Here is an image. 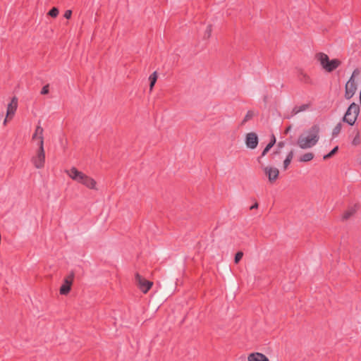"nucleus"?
I'll return each instance as SVG.
<instances>
[{"mask_svg": "<svg viewBox=\"0 0 361 361\" xmlns=\"http://www.w3.org/2000/svg\"><path fill=\"white\" fill-rule=\"evenodd\" d=\"M243 256V253L242 252H238L235 256V259H234L235 263L238 264L240 262V260L242 259Z\"/></svg>", "mask_w": 361, "mask_h": 361, "instance_id": "obj_25", "label": "nucleus"}, {"mask_svg": "<svg viewBox=\"0 0 361 361\" xmlns=\"http://www.w3.org/2000/svg\"><path fill=\"white\" fill-rule=\"evenodd\" d=\"M277 147L279 148V149H282L283 147H284V143L282 142H280L278 143L277 145Z\"/></svg>", "mask_w": 361, "mask_h": 361, "instance_id": "obj_30", "label": "nucleus"}, {"mask_svg": "<svg viewBox=\"0 0 361 361\" xmlns=\"http://www.w3.org/2000/svg\"><path fill=\"white\" fill-rule=\"evenodd\" d=\"M311 106H312L311 102H307L305 104L296 105L295 106L293 107V109L292 110V114L293 115H296L301 112L308 111L311 108Z\"/></svg>", "mask_w": 361, "mask_h": 361, "instance_id": "obj_13", "label": "nucleus"}, {"mask_svg": "<svg viewBox=\"0 0 361 361\" xmlns=\"http://www.w3.org/2000/svg\"><path fill=\"white\" fill-rule=\"evenodd\" d=\"M361 75V69L360 68H355L353 73H352V75L350 78L349 80H352L353 81H355V78L359 77L360 75Z\"/></svg>", "mask_w": 361, "mask_h": 361, "instance_id": "obj_21", "label": "nucleus"}, {"mask_svg": "<svg viewBox=\"0 0 361 361\" xmlns=\"http://www.w3.org/2000/svg\"><path fill=\"white\" fill-rule=\"evenodd\" d=\"M135 281L137 286L144 293H147L153 285L152 281H147L139 274H135Z\"/></svg>", "mask_w": 361, "mask_h": 361, "instance_id": "obj_6", "label": "nucleus"}, {"mask_svg": "<svg viewBox=\"0 0 361 361\" xmlns=\"http://www.w3.org/2000/svg\"><path fill=\"white\" fill-rule=\"evenodd\" d=\"M357 210V207L356 205L348 208L343 214V218L344 219H348L350 216H352Z\"/></svg>", "mask_w": 361, "mask_h": 361, "instance_id": "obj_16", "label": "nucleus"}, {"mask_svg": "<svg viewBox=\"0 0 361 361\" xmlns=\"http://www.w3.org/2000/svg\"><path fill=\"white\" fill-rule=\"evenodd\" d=\"M338 146L335 147L329 154L324 155L323 159L324 160L330 159L338 152Z\"/></svg>", "mask_w": 361, "mask_h": 361, "instance_id": "obj_22", "label": "nucleus"}, {"mask_svg": "<svg viewBox=\"0 0 361 361\" xmlns=\"http://www.w3.org/2000/svg\"><path fill=\"white\" fill-rule=\"evenodd\" d=\"M157 78H158V74H157V71H154L153 73H152L149 75V80L150 82V84H149V90L150 91H152L154 86L157 82Z\"/></svg>", "mask_w": 361, "mask_h": 361, "instance_id": "obj_17", "label": "nucleus"}, {"mask_svg": "<svg viewBox=\"0 0 361 361\" xmlns=\"http://www.w3.org/2000/svg\"><path fill=\"white\" fill-rule=\"evenodd\" d=\"M258 207L257 203L255 204L253 206L251 207V209L257 208Z\"/></svg>", "mask_w": 361, "mask_h": 361, "instance_id": "obj_32", "label": "nucleus"}, {"mask_svg": "<svg viewBox=\"0 0 361 361\" xmlns=\"http://www.w3.org/2000/svg\"><path fill=\"white\" fill-rule=\"evenodd\" d=\"M12 118H8V117H7V115H6V118H5V119H4V122H3L4 126H6V125H7L8 121H9L10 120H11Z\"/></svg>", "mask_w": 361, "mask_h": 361, "instance_id": "obj_29", "label": "nucleus"}, {"mask_svg": "<svg viewBox=\"0 0 361 361\" xmlns=\"http://www.w3.org/2000/svg\"><path fill=\"white\" fill-rule=\"evenodd\" d=\"M357 83L356 81L348 80L345 85V94L344 97L346 99H351L357 91Z\"/></svg>", "mask_w": 361, "mask_h": 361, "instance_id": "obj_10", "label": "nucleus"}, {"mask_svg": "<svg viewBox=\"0 0 361 361\" xmlns=\"http://www.w3.org/2000/svg\"><path fill=\"white\" fill-rule=\"evenodd\" d=\"M73 281V274H70L65 278L63 285L60 288L61 295H67L71 289Z\"/></svg>", "mask_w": 361, "mask_h": 361, "instance_id": "obj_11", "label": "nucleus"}, {"mask_svg": "<svg viewBox=\"0 0 361 361\" xmlns=\"http://www.w3.org/2000/svg\"><path fill=\"white\" fill-rule=\"evenodd\" d=\"M276 143V138L274 137L271 141L266 146V147L264 149L262 157H264L267 154V153L271 149V148Z\"/></svg>", "mask_w": 361, "mask_h": 361, "instance_id": "obj_19", "label": "nucleus"}, {"mask_svg": "<svg viewBox=\"0 0 361 361\" xmlns=\"http://www.w3.org/2000/svg\"><path fill=\"white\" fill-rule=\"evenodd\" d=\"M317 60L319 62L322 68L326 72L331 73L339 67L341 61L339 59H330L327 54L320 52L316 55Z\"/></svg>", "mask_w": 361, "mask_h": 361, "instance_id": "obj_3", "label": "nucleus"}, {"mask_svg": "<svg viewBox=\"0 0 361 361\" xmlns=\"http://www.w3.org/2000/svg\"><path fill=\"white\" fill-rule=\"evenodd\" d=\"M255 114L252 111H248L247 112V114H245V117L243 118L242 122H241V125L243 126L245 125L247 121H249L250 120H251L253 116H254Z\"/></svg>", "mask_w": 361, "mask_h": 361, "instance_id": "obj_20", "label": "nucleus"}, {"mask_svg": "<svg viewBox=\"0 0 361 361\" xmlns=\"http://www.w3.org/2000/svg\"><path fill=\"white\" fill-rule=\"evenodd\" d=\"M320 127L314 125L302 133L297 140V145L302 149H307L315 146L320 138Z\"/></svg>", "mask_w": 361, "mask_h": 361, "instance_id": "obj_2", "label": "nucleus"}, {"mask_svg": "<svg viewBox=\"0 0 361 361\" xmlns=\"http://www.w3.org/2000/svg\"><path fill=\"white\" fill-rule=\"evenodd\" d=\"M49 93V85H45L43 87L42 91H41V94H47Z\"/></svg>", "mask_w": 361, "mask_h": 361, "instance_id": "obj_27", "label": "nucleus"}, {"mask_svg": "<svg viewBox=\"0 0 361 361\" xmlns=\"http://www.w3.org/2000/svg\"><path fill=\"white\" fill-rule=\"evenodd\" d=\"M293 152L290 151L288 153V154L287 155L286 159L283 161V169L285 170L288 167L289 164H290V162L293 159Z\"/></svg>", "mask_w": 361, "mask_h": 361, "instance_id": "obj_18", "label": "nucleus"}, {"mask_svg": "<svg viewBox=\"0 0 361 361\" xmlns=\"http://www.w3.org/2000/svg\"><path fill=\"white\" fill-rule=\"evenodd\" d=\"M341 130V124H338V125L334 128V130H333V135H338V134L340 133Z\"/></svg>", "mask_w": 361, "mask_h": 361, "instance_id": "obj_26", "label": "nucleus"}, {"mask_svg": "<svg viewBox=\"0 0 361 361\" xmlns=\"http://www.w3.org/2000/svg\"><path fill=\"white\" fill-rule=\"evenodd\" d=\"M18 99L13 97L10 103L7 105L6 115L8 118H13L18 108Z\"/></svg>", "mask_w": 361, "mask_h": 361, "instance_id": "obj_12", "label": "nucleus"}, {"mask_svg": "<svg viewBox=\"0 0 361 361\" xmlns=\"http://www.w3.org/2000/svg\"><path fill=\"white\" fill-rule=\"evenodd\" d=\"M359 112V105L355 102L351 103L343 116V121L353 126L357 120Z\"/></svg>", "mask_w": 361, "mask_h": 361, "instance_id": "obj_4", "label": "nucleus"}, {"mask_svg": "<svg viewBox=\"0 0 361 361\" xmlns=\"http://www.w3.org/2000/svg\"><path fill=\"white\" fill-rule=\"evenodd\" d=\"M259 142V138L257 133L254 132L248 133L245 136V144L248 149H255Z\"/></svg>", "mask_w": 361, "mask_h": 361, "instance_id": "obj_8", "label": "nucleus"}, {"mask_svg": "<svg viewBox=\"0 0 361 361\" xmlns=\"http://www.w3.org/2000/svg\"><path fill=\"white\" fill-rule=\"evenodd\" d=\"M32 139L38 146V148L44 147V129L39 124L36 126Z\"/></svg>", "mask_w": 361, "mask_h": 361, "instance_id": "obj_7", "label": "nucleus"}, {"mask_svg": "<svg viewBox=\"0 0 361 361\" xmlns=\"http://www.w3.org/2000/svg\"><path fill=\"white\" fill-rule=\"evenodd\" d=\"M72 15V11L71 10H67L64 13V17L67 19L71 18Z\"/></svg>", "mask_w": 361, "mask_h": 361, "instance_id": "obj_28", "label": "nucleus"}, {"mask_svg": "<svg viewBox=\"0 0 361 361\" xmlns=\"http://www.w3.org/2000/svg\"><path fill=\"white\" fill-rule=\"evenodd\" d=\"M290 130H291V126H288L285 130V133L287 134L288 132L290 131Z\"/></svg>", "mask_w": 361, "mask_h": 361, "instance_id": "obj_31", "label": "nucleus"}, {"mask_svg": "<svg viewBox=\"0 0 361 361\" xmlns=\"http://www.w3.org/2000/svg\"><path fill=\"white\" fill-rule=\"evenodd\" d=\"M32 162L37 169H42L45 163V152L44 147L38 148L36 155L32 158Z\"/></svg>", "mask_w": 361, "mask_h": 361, "instance_id": "obj_9", "label": "nucleus"}, {"mask_svg": "<svg viewBox=\"0 0 361 361\" xmlns=\"http://www.w3.org/2000/svg\"><path fill=\"white\" fill-rule=\"evenodd\" d=\"M263 173L268 178V181L270 183H274L279 176V170L273 166H264L262 168Z\"/></svg>", "mask_w": 361, "mask_h": 361, "instance_id": "obj_5", "label": "nucleus"}, {"mask_svg": "<svg viewBox=\"0 0 361 361\" xmlns=\"http://www.w3.org/2000/svg\"><path fill=\"white\" fill-rule=\"evenodd\" d=\"M314 157V154L311 152H308L300 155L298 161L300 162H308L312 160Z\"/></svg>", "mask_w": 361, "mask_h": 361, "instance_id": "obj_15", "label": "nucleus"}, {"mask_svg": "<svg viewBox=\"0 0 361 361\" xmlns=\"http://www.w3.org/2000/svg\"><path fill=\"white\" fill-rule=\"evenodd\" d=\"M212 32V25H209L207 26L206 30L204 33V39H209L211 37Z\"/></svg>", "mask_w": 361, "mask_h": 361, "instance_id": "obj_23", "label": "nucleus"}, {"mask_svg": "<svg viewBox=\"0 0 361 361\" xmlns=\"http://www.w3.org/2000/svg\"><path fill=\"white\" fill-rule=\"evenodd\" d=\"M48 14L53 18H56L59 14V10L54 7L49 11Z\"/></svg>", "mask_w": 361, "mask_h": 361, "instance_id": "obj_24", "label": "nucleus"}, {"mask_svg": "<svg viewBox=\"0 0 361 361\" xmlns=\"http://www.w3.org/2000/svg\"><path fill=\"white\" fill-rule=\"evenodd\" d=\"M65 173L71 180L89 190L94 191L99 190L97 180L82 171H79L76 167L73 166L70 169L66 170Z\"/></svg>", "mask_w": 361, "mask_h": 361, "instance_id": "obj_1", "label": "nucleus"}, {"mask_svg": "<svg viewBox=\"0 0 361 361\" xmlns=\"http://www.w3.org/2000/svg\"><path fill=\"white\" fill-rule=\"evenodd\" d=\"M247 361H269V360L262 353H252L248 355Z\"/></svg>", "mask_w": 361, "mask_h": 361, "instance_id": "obj_14", "label": "nucleus"}]
</instances>
